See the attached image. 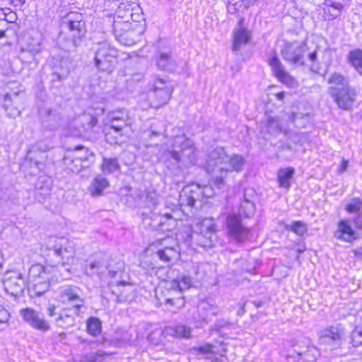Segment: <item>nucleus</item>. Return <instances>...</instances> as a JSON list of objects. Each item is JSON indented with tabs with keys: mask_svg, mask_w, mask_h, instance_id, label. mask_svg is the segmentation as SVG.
<instances>
[{
	"mask_svg": "<svg viewBox=\"0 0 362 362\" xmlns=\"http://www.w3.org/2000/svg\"><path fill=\"white\" fill-rule=\"evenodd\" d=\"M255 212V204L245 199L240 203L239 214L230 213L226 216L224 225L230 240L235 243H243L250 239L252 233L251 228L243 223L241 216L250 218Z\"/></svg>",
	"mask_w": 362,
	"mask_h": 362,
	"instance_id": "1",
	"label": "nucleus"
},
{
	"mask_svg": "<svg viewBox=\"0 0 362 362\" xmlns=\"http://www.w3.org/2000/svg\"><path fill=\"white\" fill-rule=\"evenodd\" d=\"M171 148L165 156L178 167L189 168L197 164V153L194 142L185 134L175 136Z\"/></svg>",
	"mask_w": 362,
	"mask_h": 362,
	"instance_id": "2",
	"label": "nucleus"
},
{
	"mask_svg": "<svg viewBox=\"0 0 362 362\" xmlns=\"http://www.w3.org/2000/svg\"><path fill=\"white\" fill-rule=\"evenodd\" d=\"M331 85L328 93L340 109L349 110L355 101L356 93L349 85V80L341 74H332L328 80Z\"/></svg>",
	"mask_w": 362,
	"mask_h": 362,
	"instance_id": "3",
	"label": "nucleus"
},
{
	"mask_svg": "<svg viewBox=\"0 0 362 362\" xmlns=\"http://www.w3.org/2000/svg\"><path fill=\"white\" fill-rule=\"evenodd\" d=\"M228 158L224 148L220 146L213 148L208 155L206 170L211 175L213 184L219 189L224 185V179L229 171L228 168L223 166L226 165Z\"/></svg>",
	"mask_w": 362,
	"mask_h": 362,
	"instance_id": "4",
	"label": "nucleus"
},
{
	"mask_svg": "<svg viewBox=\"0 0 362 362\" xmlns=\"http://www.w3.org/2000/svg\"><path fill=\"white\" fill-rule=\"evenodd\" d=\"M124 269V263L121 261L111 259L110 262L105 255H97L94 259L89 260L86 266V274L92 276L94 275L103 278L106 274L110 277H115L118 272Z\"/></svg>",
	"mask_w": 362,
	"mask_h": 362,
	"instance_id": "5",
	"label": "nucleus"
},
{
	"mask_svg": "<svg viewBox=\"0 0 362 362\" xmlns=\"http://www.w3.org/2000/svg\"><path fill=\"white\" fill-rule=\"evenodd\" d=\"M110 126H106L105 139L110 144L119 142V138L123 135V131L127 127L129 116L126 110H118L112 111L108 115Z\"/></svg>",
	"mask_w": 362,
	"mask_h": 362,
	"instance_id": "6",
	"label": "nucleus"
},
{
	"mask_svg": "<svg viewBox=\"0 0 362 362\" xmlns=\"http://www.w3.org/2000/svg\"><path fill=\"white\" fill-rule=\"evenodd\" d=\"M118 50L107 42L99 44L95 54V66L99 71L111 74L117 64Z\"/></svg>",
	"mask_w": 362,
	"mask_h": 362,
	"instance_id": "7",
	"label": "nucleus"
},
{
	"mask_svg": "<svg viewBox=\"0 0 362 362\" xmlns=\"http://www.w3.org/2000/svg\"><path fill=\"white\" fill-rule=\"evenodd\" d=\"M173 88L170 84L164 78L158 76L154 77L149 83L148 96L154 98V107H158L167 103L171 97Z\"/></svg>",
	"mask_w": 362,
	"mask_h": 362,
	"instance_id": "8",
	"label": "nucleus"
},
{
	"mask_svg": "<svg viewBox=\"0 0 362 362\" xmlns=\"http://www.w3.org/2000/svg\"><path fill=\"white\" fill-rule=\"evenodd\" d=\"M175 204H165V208L158 212H151V216L148 217L151 220L150 225L156 230L161 231H170L173 230L177 223L176 219L171 213L168 211H174L177 209Z\"/></svg>",
	"mask_w": 362,
	"mask_h": 362,
	"instance_id": "9",
	"label": "nucleus"
},
{
	"mask_svg": "<svg viewBox=\"0 0 362 362\" xmlns=\"http://www.w3.org/2000/svg\"><path fill=\"white\" fill-rule=\"evenodd\" d=\"M63 26L69 30V37L74 47L80 45L81 37L85 35V23L81 13L71 12L63 20Z\"/></svg>",
	"mask_w": 362,
	"mask_h": 362,
	"instance_id": "10",
	"label": "nucleus"
},
{
	"mask_svg": "<svg viewBox=\"0 0 362 362\" xmlns=\"http://www.w3.org/2000/svg\"><path fill=\"white\" fill-rule=\"evenodd\" d=\"M308 49L305 42H286L281 50L283 59L292 64L302 66L305 64V54Z\"/></svg>",
	"mask_w": 362,
	"mask_h": 362,
	"instance_id": "11",
	"label": "nucleus"
},
{
	"mask_svg": "<svg viewBox=\"0 0 362 362\" xmlns=\"http://www.w3.org/2000/svg\"><path fill=\"white\" fill-rule=\"evenodd\" d=\"M19 313L23 321L31 328L43 333L51 329L49 322L41 313L31 308H26L21 309Z\"/></svg>",
	"mask_w": 362,
	"mask_h": 362,
	"instance_id": "12",
	"label": "nucleus"
},
{
	"mask_svg": "<svg viewBox=\"0 0 362 362\" xmlns=\"http://www.w3.org/2000/svg\"><path fill=\"white\" fill-rule=\"evenodd\" d=\"M115 17L134 22L144 21V14L139 4L134 1L122 2L115 11Z\"/></svg>",
	"mask_w": 362,
	"mask_h": 362,
	"instance_id": "13",
	"label": "nucleus"
},
{
	"mask_svg": "<svg viewBox=\"0 0 362 362\" xmlns=\"http://www.w3.org/2000/svg\"><path fill=\"white\" fill-rule=\"evenodd\" d=\"M3 284L5 291L15 296L23 293L27 285L25 278L18 271L6 272L4 275Z\"/></svg>",
	"mask_w": 362,
	"mask_h": 362,
	"instance_id": "14",
	"label": "nucleus"
},
{
	"mask_svg": "<svg viewBox=\"0 0 362 362\" xmlns=\"http://www.w3.org/2000/svg\"><path fill=\"white\" fill-rule=\"evenodd\" d=\"M344 329L341 325L330 326L320 332V342L329 346L332 349L339 347L344 337Z\"/></svg>",
	"mask_w": 362,
	"mask_h": 362,
	"instance_id": "15",
	"label": "nucleus"
},
{
	"mask_svg": "<svg viewBox=\"0 0 362 362\" xmlns=\"http://www.w3.org/2000/svg\"><path fill=\"white\" fill-rule=\"evenodd\" d=\"M58 300L62 304L74 308L76 315H79V310L84 304L83 299L80 296V289L76 286H69L61 288Z\"/></svg>",
	"mask_w": 362,
	"mask_h": 362,
	"instance_id": "16",
	"label": "nucleus"
},
{
	"mask_svg": "<svg viewBox=\"0 0 362 362\" xmlns=\"http://www.w3.org/2000/svg\"><path fill=\"white\" fill-rule=\"evenodd\" d=\"M202 186L197 183H192L183 187L179 196V204L193 207L197 201H202Z\"/></svg>",
	"mask_w": 362,
	"mask_h": 362,
	"instance_id": "17",
	"label": "nucleus"
},
{
	"mask_svg": "<svg viewBox=\"0 0 362 362\" xmlns=\"http://www.w3.org/2000/svg\"><path fill=\"white\" fill-rule=\"evenodd\" d=\"M268 64L271 67L272 74L282 83L292 86L294 78L286 71L276 52L268 57Z\"/></svg>",
	"mask_w": 362,
	"mask_h": 362,
	"instance_id": "18",
	"label": "nucleus"
},
{
	"mask_svg": "<svg viewBox=\"0 0 362 362\" xmlns=\"http://www.w3.org/2000/svg\"><path fill=\"white\" fill-rule=\"evenodd\" d=\"M252 38V33L245 27L235 28L232 33V47L233 53L238 57H244L240 53L244 46L247 45Z\"/></svg>",
	"mask_w": 362,
	"mask_h": 362,
	"instance_id": "19",
	"label": "nucleus"
},
{
	"mask_svg": "<svg viewBox=\"0 0 362 362\" xmlns=\"http://www.w3.org/2000/svg\"><path fill=\"white\" fill-rule=\"evenodd\" d=\"M158 69L169 73L174 72L177 67L176 60L173 57L169 48L158 49L153 57Z\"/></svg>",
	"mask_w": 362,
	"mask_h": 362,
	"instance_id": "20",
	"label": "nucleus"
},
{
	"mask_svg": "<svg viewBox=\"0 0 362 362\" xmlns=\"http://www.w3.org/2000/svg\"><path fill=\"white\" fill-rule=\"evenodd\" d=\"M334 235L336 239L348 243H352L360 237L357 230L353 228L351 221L348 218L338 222Z\"/></svg>",
	"mask_w": 362,
	"mask_h": 362,
	"instance_id": "21",
	"label": "nucleus"
},
{
	"mask_svg": "<svg viewBox=\"0 0 362 362\" xmlns=\"http://www.w3.org/2000/svg\"><path fill=\"white\" fill-rule=\"evenodd\" d=\"M193 350L196 354L204 356L205 359L215 361L216 362L221 361V358L226 356V351L223 346H221V349H219L216 346L210 344L194 347Z\"/></svg>",
	"mask_w": 362,
	"mask_h": 362,
	"instance_id": "22",
	"label": "nucleus"
},
{
	"mask_svg": "<svg viewBox=\"0 0 362 362\" xmlns=\"http://www.w3.org/2000/svg\"><path fill=\"white\" fill-rule=\"evenodd\" d=\"M161 295L163 297V302L177 308L183 307L185 304V298L182 292L177 288L173 286L171 281L167 286L165 291H162Z\"/></svg>",
	"mask_w": 362,
	"mask_h": 362,
	"instance_id": "23",
	"label": "nucleus"
},
{
	"mask_svg": "<svg viewBox=\"0 0 362 362\" xmlns=\"http://www.w3.org/2000/svg\"><path fill=\"white\" fill-rule=\"evenodd\" d=\"M54 243L56 244L51 250L53 255L60 257L62 260L64 259H69L74 256L75 250L71 243L63 238L55 239Z\"/></svg>",
	"mask_w": 362,
	"mask_h": 362,
	"instance_id": "24",
	"label": "nucleus"
},
{
	"mask_svg": "<svg viewBox=\"0 0 362 362\" xmlns=\"http://www.w3.org/2000/svg\"><path fill=\"white\" fill-rule=\"evenodd\" d=\"M39 117L42 126L45 130H53L58 126L59 117L55 111L46 107L39 109Z\"/></svg>",
	"mask_w": 362,
	"mask_h": 362,
	"instance_id": "25",
	"label": "nucleus"
},
{
	"mask_svg": "<svg viewBox=\"0 0 362 362\" xmlns=\"http://www.w3.org/2000/svg\"><path fill=\"white\" fill-rule=\"evenodd\" d=\"M132 31V28L130 21L124 19H118L114 16L112 32L118 41L123 42L126 37L129 36Z\"/></svg>",
	"mask_w": 362,
	"mask_h": 362,
	"instance_id": "26",
	"label": "nucleus"
},
{
	"mask_svg": "<svg viewBox=\"0 0 362 362\" xmlns=\"http://www.w3.org/2000/svg\"><path fill=\"white\" fill-rule=\"evenodd\" d=\"M13 95L14 98L8 93H6L0 98V105L4 109L7 116L10 118H16L21 115V111L15 105L18 94L15 93Z\"/></svg>",
	"mask_w": 362,
	"mask_h": 362,
	"instance_id": "27",
	"label": "nucleus"
},
{
	"mask_svg": "<svg viewBox=\"0 0 362 362\" xmlns=\"http://www.w3.org/2000/svg\"><path fill=\"white\" fill-rule=\"evenodd\" d=\"M75 315H77L75 311L70 308H64L54 318V321L57 327L68 329L75 325Z\"/></svg>",
	"mask_w": 362,
	"mask_h": 362,
	"instance_id": "28",
	"label": "nucleus"
},
{
	"mask_svg": "<svg viewBox=\"0 0 362 362\" xmlns=\"http://www.w3.org/2000/svg\"><path fill=\"white\" fill-rule=\"evenodd\" d=\"M51 272L48 268H45L40 264H35L29 269L28 284L36 282L40 279H51Z\"/></svg>",
	"mask_w": 362,
	"mask_h": 362,
	"instance_id": "29",
	"label": "nucleus"
},
{
	"mask_svg": "<svg viewBox=\"0 0 362 362\" xmlns=\"http://www.w3.org/2000/svg\"><path fill=\"white\" fill-rule=\"evenodd\" d=\"M192 329L182 324L165 327V334L178 339H189L192 337Z\"/></svg>",
	"mask_w": 362,
	"mask_h": 362,
	"instance_id": "30",
	"label": "nucleus"
},
{
	"mask_svg": "<svg viewBox=\"0 0 362 362\" xmlns=\"http://www.w3.org/2000/svg\"><path fill=\"white\" fill-rule=\"evenodd\" d=\"M201 233L204 237L209 239V244L206 246H211L214 240L216 238V233L218 232V226L215 223L212 218H204L201 223Z\"/></svg>",
	"mask_w": 362,
	"mask_h": 362,
	"instance_id": "31",
	"label": "nucleus"
},
{
	"mask_svg": "<svg viewBox=\"0 0 362 362\" xmlns=\"http://www.w3.org/2000/svg\"><path fill=\"white\" fill-rule=\"evenodd\" d=\"M109 187V182L103 175H97L88 187V192L93 197L101 196L105 189Z\"/></svg>",
	"mask_w": 362,
	"mask_h": 362,
	"instance_id": "32",
	"label": "nucleus"
},
{
	"mask_svg": "<svg viewBox=\"0 0 362 362\" xmlns=\"http://www.w3.org/2000/svg\"><path fill=\"white\" fill-rule=\"evenodd\" d=\"M74 158H78L79 161L83 163L85 167H89L94 161V153L88 148L83 146H78L74 151L70 155Z\"/></svg>",
	"mask_w": 362,
	"mask_h": 362,
	"instance_id": "33",
	"label": "nucleus"
},
{
	"mask_svg": "<svg viewBox=\"0 0 362 362\" xmlns=\"http://www.w3.org/2000/svg\"><path fill=\"white\" fill-rule=\"evenodd\" d=\"M49 150L48 145L43 141L36 142L28 151V160H33L35 156L40 157L41 160H45L46 156L45 153Z\"/></svg>",
	"mask_w": 362,
	"mask_h": 362,
	"instance_id": "34",
	"label": "nucleus"
},
{
	"mask_svg": "<svg viewBox=\"0 0 362 362\" xmlns=\"http://www.w3.org/2000/svg\"><path fill=\"white\" fill-rule=\"evenodd\" d=\"M50 279H40L36 282L28 284V291L31 296H41L49 287Z\"/></svg>",
	"mask_w": 362,
	"mask_h": 362,
	"instance_id": "35",
	"label": "nucleus"
},
{
	"mask_svg": "<svg viewBox=\"0 0 362 362\" xmlns=\"http://www.w3.org/2000/svg\"><path fill=\"white\" fill-rule=\"evenodd\" d=\"M294 173V168L291 167L280 169L277 174L279 186L289 189L291 187L290 180L293 177Z\"/></svg>",
	"mask_w": 362,
	"mask_h": 362,
	"instance_id": "36",
	"label": "nucleus"
},
{
	"mask_svg": "<svg viewBox=\"0 0 362 362\" xmlns=\"http://www.w3.org/2000/svg\"><path fill=\"white\" fill-rule=\"evenodd\" d=\"M347 59L357 72L362 75V49H355L350 51Z\"/></svg>",
	"mask_w": 362,
	"mask_h": 362,
	"instance_id": "37",
	"label": "nucleus"
},
{
	"mask_svg": "<svg viewBox=\"0 0 362 362\" xmlns=\"http://www.w3.org/2000/svg\"><path fill=\"white\" fill-rule=\"evenodd\" d=\"M294 351L305 362H315L319 356V351L314 346H307L305 350L295 349Z\"/></svg>",
	"mask_w": 362,
	"mask_h": 362,
	"instance_id": "38",
	"label": "nucleus"
},
{
	"mask_svg": "<svg viewBox=\"0 0 362 362\" xmlns=\"http://www.w3.org/2000/svg\"><path fill=\"white\" fill-rule=\"evenodd\" d=\"M284 228L296 234L298 236L303 237L308 232L307 224L302 221H293L290 224L285 223Z\"/></svg>",
	"mask_w": 362,
	"mask_h": 362,
	"instance_id": "39",
	"label": "nucleus"
},
{
	"mask_svg": "<svg viewBox=\"0 0 362 362\" xmlns=\"http://www.w3.org/2000/svg\"><path fill=\"white\" fill-rule=\"evenodd\" d=\"M146 206L148 208L153 207V209L150 211L149 213L142 212V216H144V219L148 218L151 216V212H157L156 207L158 204V197L156 192H148L146 195Z\"/></svg>",
	"mask_w": 362,
	"mask_h": 362,
	"instance_id": "40",
	"label": "nucleus"
},
{
	"mask_svg": "<svg viewBox=\"0 0 362 362\" xmlns=\"http://www.w3.org/2000/svg\"><path fill=\"white\" fill-rule=\"evenodd\" d=\"M245 163V158L238 154L228 156V160H226V164H228L231 171L240 172L243 169Z\"/></svg>",
	"mask_w": 362,
	"mask_h": 362,
	"instance_id": "41",
	"label": "nucleus"
},
{
	"mask_svg": "<svg viewBox=\"0 0 362 362\" xmlns=\"http://www.w3.org/2000/svg\"><path fill=\"white\" fill-rule=\"evenodd\" d=\"M165 327L163 329L160 328L155 329L148 335V341L150 344L156 346L162 345L163 339L168 336L165 334Z\"/></svg>",
	"mask_w": 362,
	"mask_h": 362,
	"instance_id": "42",
	"label": "nucleus"
},
{
	"mask_svg": "<svg viewBox=\"0 0 362 362\" xmlns=\"http://www.w3.org/2000/svg\"><path fill=\"white\" fill-rule=\"evenodd\" d=\"M45 160H41L40 157L35 156V158L33 160H28V153L23 163L25 168H30L29 173L33 175L38 174L42 168L43 162Z\"/></svg>",
	"mask_w": 362,
	"mask_h": 362,
	"instance_id": "43",
	"label": "nucleus"
},
{
	"mask_svg": "<svg viewBox=\"0 0 362 362\" xmlns=\"http://www.w3.org/2000/svg\"><path fill=\"white\" fill-rule=\"evenodd\" d=\"M87 332L93 336L97 337L102 331V325L100 319L95 317H90L87 320L86 322Z\"/></svg>",
	"mask_w": 362,
	"mask_h": 362,
	"instance_id": "44",
	"label": "nucleus"
},
{
	"mask_svg": "<svg viewBox=\"0 0 362 362\" xmlns=\"http://www.w3.org/2000/svg\"><path fill=\"white\" fill-rule=\"evenodd\" d=\"M64 164L67 170L75 173H78L82 169L87 168L83 165V163L79 161L78 158H74L69 155L64 157Z\"/></svg>",
	"mask_w": 362,
	"mask_h": 362,
	"instance_id": "45",
	"label": "nucleus"
},
{
	"mask_svg": "<svg viewBox=\"0 0 362 362\" xmlns=\"http://www.w3.org/2000/svg\"><path fill=\"white\" fill-rule=\"evenodd\" d=\"M156 255L160 260L164 262H169L177 257V251L173 247H165L163 249H159Z\"/></svg>",
	"mask_w": 362,
	"mask_h": 362,
	"instance_id": "46",
	"label": "nucleus"
},
{
	"mask_svg": "<svg viewBox=\"0 0 362 362\" xmlns=\"http://www.w3.org/2000/svg\"><path fill=\"white\" fill-rule=\"evenodd\" d=\"M119 165L117 158H103L102 170L103 173L111 174L119 170Z\"/></svg>",
	"mask_w": 362,
	"mask_h": 362,
	"instance_id": "47",
	"label": "nucleus"
},
{
	"mask_svg": "<svg viewBox=\"0 0 362 362\" xmlns=\"http://www.w3.org/2000/svg\"><path fill=\"white\" fill-rule=\"evenodd\" d=\"M267 127L270 134L280 133L282 130L281 122L278 117H269L267 119Z\"/></svg>",
	"mask_w": 362,
	"mask_h": 362,
	"instance_id": "48",
	"label": "nucleus"
},
{
	"mask_svg": "<svg viewBox=\"0 0 362 362\" xmlns=\"http://www.w3.org/2000/svg\"><path fill=\"white\" fill-rule=\"evenodd\" d=\"M172 281L173 286H174V288H178L182 292L189 288L192 284V278L187 276H182L180 279H174Z\"/></svg>",
	"mask_w": 362,
	"mask_h": 362,
	"instance_id": "49",
	"label": "nucleus"
},
{
	"mask_svg": "<svg viewBox=\"0 0 362 362\" xmlns=\"http://www.w3.org/2000/svg\"><path fill=\"white\" fill-rule=\"evenodd\" d=\"M81 127L86 132H89L97 124L98 119L90 115H83L81 117Z\"/></svg>",
	"mask_w": 362,
	"mask_h": 362,
	"instance_id": "50",
	"label": "nucleus"
},
{
	"mask_svg": "<svg viewBox=\"0 0 362 362\" xmlns=\"http://www.w3.org/2000/svg\"><path fill=\"white\" fill-rule=\"evenodd\" d=\"M288 139L294 144L302 146L309 141V135L305 132H292Z\"/></svg>",
	"mask_w": 362,
	"mask_h": 362,
	"instance_id": "51",
	"label": "nucleus"
},
{
	"mask_svg": "<svg viewBox=\"0 0 362 362\" xmlns=\"http://www.w3.org/2000/svg\"><path fill=\"white\" fill-rule=\"evenodd\" d=\"M362 209V201L360 198L354 197L352 198L350 202L346 205L345 210L349 214H357L361 211Z\"/></svg>",
	"mask_w": 362,
	"mask_h": 362,
	"instance_id": "52",
	"label": "nucleus"
},
{
	"mask_svg": "<svg viewBox=\"0 0 362 362\" xmlns=\"http://www.w3.org/2000/svg\"><path fill=\"white\" fill-rule=\"evenodd\" d=\"M10 317L9 312L0 305V331L6 329L8 327Z\"/></svg>",
	"mask_w": 362,
	"mask_h": 362,
	"instance_id": "53",
	"label": "nucleus"
},
{
	"mask_svg": "<svg viewBox=\"0 0 362 362\" xmlns=\"http://www.w3.org/2000/svg\"><path fill=\"white\" fill-rule=\"evenodd\" d=\"M351 343L354 347L362 345V328L356 327L352 331L351 334Z\"/></svg>",
	"mask_w": 362,
	"mask_h": 362,
	"instance_id": "54",
	"label": "nucleus"
},
{
	"mask_svg": "<svg viewBox=\"0 0 362 362\" xmlns=\"http://www.w3.org/2000/svg\"><path fill=\"white\" fill-rule=\"evenodd\" d=\"M45 177H40L38 179V181L36 184V188L38 190L37 194H41L46 197L47 195L49 194L50 192V187L49 185H46L45 187L41 186V184L45 181Z\"/></svg>",
	"mask_w": 362,
	"mask_h": 362,
	"instance_id": "55",
	"label": "nucleus"
},
{
	"mask_svg": "<svg viewBox=\"0 0 362 362\" xmlns=\"http://www.w3.org/2000/svg\"><path fill=\"white\" fill-rule=\"evenodd\" d=\"M105 355V352H97L95 354L90 353L86 354L84 357L85 362H98L102 360V358Z\"/></svg>",
	"mask_w": 362,
	"mask_h": 362,
	"instance_id": "56",
	"label": "nucleus"
},
{
	"mask_svg": "<svg viewBox=\"0 0 362 362\" xmlns=\"http://www.w3.org/2000/svg\"><path fill=\"white\" fill-rule=\"evenodd\" d=\"M115 344L117 346H122L130 341V337L128 332H124L122 336L119 337L118 334L115 337Z\"/></svg>",
	"mask_w": 362,
	"mask_h": 362,
	"instance_id": "57",
	"label": "nucleus"
},
{
	"mask_svg": "<svg viewBox=\"0 0 362 362\" xmlns=\"http://www.w3.org/2000/svg\"><path fill=\"white\" fill-rule=\"evenodd\" d=\"M328 6L337 11L336 13L332 14L333 18H337L340 15L341 10L344 8L342 4L338 0H331L330 4Z\"/></svg>",
	"mask_w": 362,
	"mask_h": 362,
	"instance_id": "58",
	"label": "nucleus"
},
{
	"mask_svg": "<svg viewBox=\"0 0 362 362\" xmlns=\"http://www.w3.org/2000/svg\"><path fill=\"white\" fill-rule=\"evenodd\" d=\"M305 117H307V115H305ZM300 118H304V116L300 114V113H294V112H291L289 115H288V120L291 123H293L295 124L296 127H303V124L301 123H298V119H300Z\"/></svg>",
	"mask_w": 362,
	"mask_h": 362,
	"instance_id": "59",
	"label": "nucleus"
},
{
	"mask_svg": "<svg viewBox=\"0 0 362 362\" xmlns=\"http://www.w3.org/2000/svg\"><path fill=\"white\" fill-rule=\"evenodd\" d=\"M202 186V195L203 198H209L214 194V190L210 185H201Z\"/></svg>",
	"mask_w": 362,
	"mask_h": 362,
	"instance_id": "60",
	"label": "nucleus"
},
{
	"mask_svg": "<svg viewBox=\"0 0 362 362\" xmlns=\"http://www.w3.org/2000/svg\"><path fill=\"white\" fill-rule=\"evenodd\" d=\"M352 222L358 230H362V211L356 214L355 217L352 219Z\"/></svg>",
	"mask_w": 362,
	"mask_h": 362,
	"instance_id": "61",
	"label": "nucleus"
},
{
	"mask_svg": "<svg viewBox=\"0 0 362 362\" xmlns=\"http://www.w3.org/2000/svg\"><path fill=\"white\" fill-rule=\"evenodd\" d=\"M144 78V75L141 73H136L132 75V76L127 79L126 81L128 82H139Z\"/></svg>",
	"mask_w": 362,
	"mask_h": 362,
	"instance_id": "62",
	"label": "nucleus"
},
{
	"mask_svg": "<svg viewBox=\"0 0 362 362\" xmlns=\"http://www.w3.org/2000/svg\"><path fill=\"white\" fill-rule=\"evenodd\" d=\"M56 310V306L54 305L49 304L47 308V314L49 317H57L59 313H57Z\"/></svg>",
	"mask_w": 362,
	"mask_h": 362,
	"instance_id": "63",
	"label": "nucleus"
},
{
	"mask_svg": "<svg viewBox=\"0 0 362 362\" xmlns=\"http://www.w3.org/2000/svg\"><path fill=\"white\" fill-rule=\"evenodd\" d=\"M11 5L15 8L21 9L25 3V0H9Z\"/></svg>",
	"mask_w": 362,
	"mask_h": 362,
	"instance_id": "64",
	"label": "nucleus"
}]
</instances>
